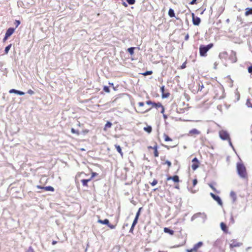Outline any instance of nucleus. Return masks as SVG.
Wrapping results in <instances>:
<instances>
[{
	"instance_id": "nucleus-1",
	"label": "nucleus",
	"mask_w": 252,
	"mask_h": 252,
	"mask_svg": "<svg viewBox=\"0 0 252 252\" xmlns=\"http://www.w3.org/2000/svg\"><path fill=\"white\" fill-rule=\"evenodd\" d=\"M237 172L239 176L242 179H247L248 174L245 165L241 162L237 163Z\"/></svg>"
},
{
	"instance_id": "nucleus-2",
	"label": "nucleus",
	"mask_w": 252,
	"mask_h": 252,
	"mask_svg": "<svg viewBox=\"0 0 252 252\" xmlns=\"http://www.w3.org/2000/svg\"><path fill=\"white\" fill-rule=\"evenodd\" d=\"M200 218V222L204 223L207 220V215L204 213H197L194 214L191 218V221H193L196 219Z\"/></svg>"
},
{
	"instance_id": "nucleus-3",
	"label": "nucleus",
	"mask_w": 252,
	"mask_h": 252,
	"mask_svg": "<svg viewBox=\"0 0 252 252\" xmlns=\"http://www.w3.org/2000/svg\"><path fill=\"white\" fill-rule=\"evenodd\" d=\"M213 46V43H210L206 46L201 45L199 47L200 55L201 56H205L206 53Z\"/></svg>"
},
{
	"instance_id": "nucleus-4",
	"label": "nucleus",
	"mask_w": 252,
	"mask_h": 252,
	"mask_svg": "<svg viewBox=\"0 0 252 252\" xmlns=\"http://www.w3.org/2000/svg\"><path fill=\"white\" fill-rule=\"evenodd\" d=\"M219 136L223 140H228L230 139L229 133L224 130H221L219 131Z\"/></svg>"
},
{
	"instance_id": "nucleus-5",
	"label": "nucleus",
	"mask_w": 252,
	"mask_h": 252,
	"mask_svg": "<svg viewBox=\"0 0 252 252\" xmlns=\"http://www.w3.org/2000/svg\"><path fill=\"white\" fill-rule=\"evenodd\" d=\"M242 245V243L237 242L235 240H232L230 241V248H233L234 247H239Z\"/></svg>"
},
{
	"instance_id": "nucleus-6",
	"label": "nucleus",
	"mask_w": 252,
	"mask_h": 252,
	"mask_svg": "<svg viewBox=\"0 0 252 252\" xmlns=\"http://www.w3.org/2000/svg\"><path fill=\"white\" fill-rule=\"evenodd\" d=\"M210 195L212 197V198L215 200H216L218 203V204L219 205H222V201H221L220 198L219 196L216 195L215 194H214L213 193H210Z\"/></svg>"
},
{
	"instance_id": "nucleus-7",
	"label": "nucleus",
	"mask_w": 252,
	"mask_h": 252,
	"mask_svg": "<svg viewBox=\"0 0 252 252\" xmlns=\"http://www.w3.org/2000/svg\"><path fill=\"white\" fill-rule=\"evenodd\" d=\"M192 22L194 25L198 26L200 23V19L198 17H195L194 14L192 13Z\"/></svg>"
},
{
	"instance_id": "nucleus-8",
	"label": "nucleus",
	"mask_w": 252,
	"mask_h": 252,
	"mask_svg": "<svg viewBox=\"0 0 252 252\" xmlns=\"http://www.w3.org/2000/svg\"><path fill=\"white\" fill-rule=\"evenodd\" d=\"M203 246V243L202 242H199L197 244H195L193 248V251L194 252H197L199 248H200Z\"/></svg>"
},
{
	"instance_id": "nucleus-9",
	"label": "nucleus",
	"mask_w": 252,
	"mask_h": 252,
	"mask_svg": "<svg viewBox=\"0 0 252 252\" xmlns=\"http://www.w3.org/2000/svg\"><path fill=\"white\" fill-rule=\"evenodd\" d=\"M10 94L15 93L20 95H23L25 94V93L20 91H18L15 89H11L9 91Z\"/></svg>"
},
{
	"instance_id": "nucleus-10",
	"label": "nucleus",
	"mask_w": 252,
	"mask_h": 252,
	"mask_svg": "<svg viewBox=\"0 0 252 252\" xmlns=\"http://www.w3.org/2000/svg\"><path fill=\"white\" fill-rule=\"evenodd\" d=\"M170 180H173L175 183H177V182H179V178L177 175H175L173 177L170 176L167 178V180H168V181Z\"/></svg>"
},
{
	"instance_id": "nucleus-11",
	"label": "nucleus",
	"mask_w": 252,
	"mask_h": 252,
	"mask_svg": "<svg viewBox=\"0 0 252 252\" xmlns=\"http://www.w3.org/2000/svg\"><path fill=\"white\" fill-rule=\"evenodd\" d=\"M14 32V29L10 28L6 31L5 35H6V36L9 37Z\"/></svg>"
},
{
	"instance_id": "nucleus-12",
	"label": "nucleus",
	"mask_w": 252,
	"mask_h": 252,
	"mask_svg": "<svg viewBox=\"0 0 252 252\" xmlns=\"http://www.w3.org/2000/svg\"><path fill=\"white\" fill-rule=\"evenodd\" d=\"M200 133V132L195 128H193L189 131V134L192 135L193 134L198 135Z\"/></svg>"
},
{
	"instance_id": "nucleus-13",
	"label": "nucleus",
	"mask_w": 252,
	"mask_h": 252,
	"mask_svg": "<svg viewBox=\"0 0 252 252\" xmlns=\"http://www.w3.org/2000/svg\"><path fill=\"white\" fill-rule=\"evenodd\" d=\"M37 187L39 189H44L46 191H53L54 190V189L51 186H47V187L42 188V187H40L39 186H37Z\"/></svg>"
},
{
	"instance_id": "nucleus-14",
	"label": "nucleus",
	"mask_w": 252,
	"mask_h": 252,
	"mask_svg": "<svg viewBox=\"0 0 252 252\" xmlns=\"http://www.w3.org/2000/svg\"><path fill=\"white\" fill-rule=\"evenodd\" d=\"M245 14L246 16L252 14V8H247Z\"/></svg>"
},
{
	"instance_id": "nucleus-15",
	"label": "nucleus",
	"mask_w": 252,
	"mask_h": 252,
	"mask_svg": "<svg viewBox=\"0 0 252 252\" xmlns=\"http://www.w3.org/2000/svg\"><path fill=\"white\" fill-rule=\"evenodd\" d=\"M220 225L221 229H222V231H223L225 232L227 231V227H226V224L224 223L221 222L220 224Z\"/></svg>"
},
{
	"instance_id": "nucleus-16",
	"label": "nucleus",
	"mask_w": 252,
	"mask_h": 252,
	"mask_svg": "<svg viewBox=\"0 0 252 252\" xmlns=\"http://www.w3.org/2000/svg\"><path fill=\"white\" fill-rule=\"evenodd\" d=\"M164 231L165 233L170 234V235H173L174 231L169 229L168 228L165 227L164 228Z\"/></svg>"
},
{
	"instance_id": "nucleus-17",
	"label": "nucleus",
	"mask_w": 252,
	"mask_h": 252,
	"mask_svg": "<svg viewBox=\"0 0 252 252\" xmlns=\"http://www.w3.org/2000/svg\"><path fill=\"white\" fill-rule=\"evenodd\" d=\"M109 220L108 219H105L104 220H98V222L103 224H108L109 223Z\"/></svg>"
},
{
	"instance_id": "nucleus-18",
	"label": "nucleus",
	"mask_w": 252,
	"mask_h": 252,
	"mask_svg": "<svg viewBox=\"0 0 252 252\" xmlns=\"http://www.w3.org/2000/svg\"><path fill=\"white\" fill-rule=\"evenodd\" d=\"M149 148H153V149H154V156L155 157H158V153L157 150V146H155L153 148L152 147H150Z\"/></svg>"
},
{
	"instance_id": "nucleus-19",
	"label": "nucleus",
	"mask_w": 252,
	"mask_h": 252,
	"mask_svg": "<svg viewBox=\"0 0 252 252\" xmlns=\"http://www.w3.org/2000/svg\"><path fill=\"white\" fill-rule=\"evenodd\" d=\"M91 179L81 180V182L84 186H87L88 183L90 181Z\"/></svg>"
},
{
	"instance_id": "nucleus-20",
	"label": "nucleus",
	"mask_w": 252,
	"mask_h": 252,
	"mask_svg": "<svg viewBox=\"0 0 252 252\" xmlns=\"http://www.w3.org/2000/svg\"><path fill=\"white\" fill-rule=\"evenodd\" d=\"M115 147L117 149V151L121 154V156L123 157V153L122 152L121 147L119 145H116Z\"/></svg>"
},
{
	"instance_id": "nucleus-21",
	"label": "nucleus",
	"mask_w": 252,
	"mask_h": 252,
	"mask_svg": "<svg viewBox=\"0 0 252 252\" xmlns=\"http://www.w3.org/2000/svg\"><path fill=\"white\" fill-rule=\"evenodd\" d=\"M168 15L170 17H173L175 16V13L173 9L170 8L168 11Z\"/></svg>"
},
{
	"instance_id": "nucleus-22",
	"label": "nucleus",
	"mask_w": 252,
	"mask_h": 252,
	"mask_svg": "<svg viewBox=\"0 0 252 252\" xmlns=\"http://www.w3.org/2000/svg\"><path fill=\"white\" fill-rule=\"evenodd\" d=\"M152 129V127L151 126H148L145 127L144 128V130L145 131H147L149 133L151 132Z\"/></svg>"
},
{
	"instance_id": "nucleus-23",
	"label": "nucleus",
	"mask_w": 252,
	"mask_h": 252,
	"mask_svg": "<svg viewBox=\"0 0 252 252\" xmlns=\"http://www.w3.org/2000/svg\"><path fill=\"white\" fill-rule=\"evenodd\" d=\"M199 165L198 163H194L191 165V168L193 170H196L198 167Z\"/></svg>"
},
{
	"instance_id": "nucleus-24",
	"label": "nucleus",
	"mask_w": 252,
	"mask_h": 252,
	"mask_svg": "<svg viewBox=\"0 0 252 252\" xmlns=\"http://www.w3.org/2000/svg\"><path fill=\"white\" fill-rule=\"evenodd\" d=\"M134 47H130L128 48L127 51L131 55H132L134 54Z\"/></svg>"
},
{
	"instance_id": "nucleus-25",
	"label": "nucleus",
	"mask_w": 252,
	"mask_h": 252,
	"mask_svg": "<svg viewBox=\"0 0 252 252\" xmlns=\"http://www.w3.org/2000/svg\"><path fill=\"white\" fill-rule=\"evenodd\" d=\"M163 106L162 105V104L158 102V103H153V107H156V108H158V107H160L161 108Z\"/></svg>"
},
{
	"instance_id": "nucleus-26",
	"label": "nucleus",
	"mask_w": 252,
	"mask_h": 252,
	"mask_svg": "<svg viewBox=\"0 0 252 252\" xmlns=\"http://www.w3.org/2000/svg\"><path fill=\"white\" fill-rule=\"evenodd\" d=\"M11 47V44H10L5 47V50H4L5 54H7L8 53Z\"/></svg>"
},
{
	"instance_id": "nucleus-27",
	"label": "nucleus",
	"mask_w": 252,
	"mask_h": 252,
	"mask_svg": "<svg viewBox=\"0 0 252 252\" xmlns=\"http://www.w3.org/2000/svg\"><path fill=\"white\" fill-rule=\"evenodd\" d=\"M230 196L233 198V201H235L236 198L235 193L234 191H231Z\"/></svg>"
},
{
	"instance_id": "nucleus-28",
	"label": "nucleus",
	"mask_w": 252,
	"mask_h": 252,
	"mask_svg": "<svg viewBox=\"0 0 252 252\" xmlns=\"http://www.w3.org/2000/svg\"><path fill=\"white\" fill-rule=\"evenodd\" d=\"M164 140L165 141H171L172 139L166 134H164Z\"/></svg>"
},
{
	"instance_id": "nucleus-29",
	"label": "nucleus",
	"mask_w": 252,
	"mask_h": 252,
	"mask_svg": "<svg viewBox=\"0 0 252 252\" xmlns=\"http://www.w3.org/2000/svg\"><path fill=\"white\" fill-rule=\"evenodd\" d=\"M246 105L248 107L252 108V104L251 103L249 99H247Z\"/></svg>"
},
{
	"instance_id": "nucleus-30",
	"label": "nucleus",
	"mask_w": 252,
	"mask_h": 252,
	"mask_svg": "<svg viewBox=\"0 0 252 252\" xmlns=\"http://www.w3.org/2000/svg\"><path fill=\"white\" fill-rule=\"evenodd\" d=\"M170 95V94L169 93H163L162 94V98H167L169 97Z\"/></svg>"
},
{
	"instance_id": "nucleus-31",
	"label": "nucleus",
	"mask_w": 252,
	"mask_h": 252,
	"mask_svg": "<svg viewBox=\"0 0 252 252\" xmlns=\"http://www.w3.org/2000/svg\"><path fill=\"white\" fill-rule=\"evenodd\" d=\"M112 126V124L109 122H108L106 124H105V129H106L107 128H109L111 126Z\"/></svg>"
},
{
	"instance_id": "nucleus-32",
	"label": "nucleus",
	"mask_w": 252,
	"mask_h": 252,
	"mask_svg": "<svg viewBox=\"0 0 252 252\" xmlns=\"http://www.w3.org/2000/svg\"><path fill=\"white\" fill-rule=\"evenodd\" d=\"M126 1L128 4L132 5V4H134L135 0H126Z\"/></svg>"
},
{
	"instance_id": "nucleus-33",
	"label": "nucleus",
	"mask_w": 252,
	"mask_h": 252,
	"mask_svg": "<svg viewBox=\"0 0 252 252\" xmlns=\"http://www.w3.org/2000/svg\"><path fill=\"white\" fill-rule=\"evenodd\" d=\"M138 219V218H137V217H135V219H134V220L133 221V223L132 224L133 225V226H135L137 224Z\"/></svg>"
},
{
	"instance_id": "nucleus-34",
	"label": "nucleus",
	"mask_w": 252,
	"mask_h": 252,
	"mask_svg": "<svg viewBox=\"0 0 252 252\" xmlns=\"http://www.w3.org/2000/svg\"><path fill=\"white\" fill-rule=\"evenodd\" d=\"M103 90L105 92H107V93H109L110 92V90H109V88L107 86H104V88H103Z\"/></svg>"
},
{
	"instance_id": "nucleus-35",
	"label": "nucleus",
	"mask_w": 252,
	"mask_h": 252,
	"mask_svg": "<svg viewBox=\"0 0 252 252\" xmlns=\"http://www.w3.org/2000/svg\"><path fill=\"white\" fill-rule=\"evenodd\" d=\"M157 183H158V181H157V180H155H155H154V181H153L151 183V185H152V186H154L156 185L157 184Z\"/></svg>"
},
{
	"instance_id": "nucleus-36",
	"label": "nucleus",
	"mask_w": 252,
	"mask_h": 252,
	"mask_svg": "<svg viewBox=\"0 0 252 252\" xmlns=\"http://www.w3.org/2000/svg\"><path fill=\"white\" fill-rule=\"evenodd\" d=\"M26 252H34L32 247H30Z\"/></svg>"
},
{
	"instance_id": "nucleus-37",
	"label": "nucleus",
	"mask_w": 252,
	"mask_h": 252,
	"mask_svg": "<svg viewBox=\"0 0 252 252\" xmlns=\"http://www.w3.org/2000/svg\"><path fill=\"white\" fill-rule=\"evenodd\" d=\"M107 225L111 228V229H114L115 228V225H112V224H110L109 223H108V224H107Z\"/></svg>"
},
{
	"instance_id": "nucleus-38",
	"label": "nucleus",
	"mask_w": 252,
	"mask_h": 252,
	"mask_svg": "<svg viewBox=\"0 0 252 252\" xmlns=\"http://www.w3.org/2000/svg\"><path fill=\"white\" fill-rule=\"evenodd\" d=\"M248 72H249V73H250L251 74L252 73V65H251L248 67Z\"/></svg>"
},
{
	"instance_id": "nucleus-39",
	"label": "nucleus",
	"mask_w": 252,
	"mask_h": 252,
	"mask_svg": "<svg viewBox=\"0 0 252 252\" xmlns=\"http://www.w3.org/2000/svg\"><path fill=\"white\" fill-rule=\"evenodd\" d=\"M27 93L31 95H32V94H34V92L32 90H28Z\"/></svg>"
},
{
	"instance_id": "nucleus-40",
	"label": "nucleus",
	"mask_w": 252,
	"mask_h": 252,
	"mask_svg": "<svg viewBox=\"0 0 252 252\" xmlns=\"http://www.w3.org/2000/svg\"><path fill=\"white\" fill-rule=\"evenodd\" d=\"M203 88H204L203 85H199V88H198V91H201Z\"/></svg>"
},
{
	"instance_id": "nucleus-41",
	"label": "nucleus",
	"mask_w": 252,
	"mask_h": 252,
	"mask_svg": "<svg viewBox=\"0 0 252 252\" xmlns=\"http://www.w3.org/2000/svg\"><path fill=\"white\" fill-rule=\"evenodd\" d=\"M192 162L198 163V159H197L196 158H194L192 160Z\"/></svg>"
},
{
	"instance_id": "nucleus-42",
	"label": "nucleus",
	"mask_w": 252,
	"mask_h": 252,
	"mask_svg": "<svg viewBox=\"0 0 252 252\" xmlns=\"http://www.w3.org/2000/svg\"><path fill=\"white\" fill-rule=\"evenodd\" d=\"M197 183V179H195L193 180V186H195Z\"/></svg>"
},
{
	"instance_id": "nucleus-43",
	"label": "nucleus",
	"mask_w": 252,
	"mask_h": 252,
	"mask_svg": "<svg viewBox=\"0 0 252 252\" xmlns=\"http://www.w3.org/2000/svg\"><path fill=\"white\" fill-rule=\"evenodd\" d=\"M141 208H139L138 211L137 212L135 217H137V218H139V215H140V211Z\"/></svg>"
},
{
	"instance_id": "nucleus-44",
	"label": "nucleus",
	"mask_w": 252,
	"mask_h": 252,
	"mask_svg": "<svg viewBox=\"0 0 252 252\" xmlns=\"http://www.w3.org/2000/svg\"><path fill=\"white\" fill-rule=\"evenodd\" d=\"M154 103V102H152V101H147L146 102L147 104H148V105H152V107L153 106V103Z\"/></svg>"
},
{
	"instance_id": "nucleus-45",
	"label": "nucleus",
	"mask_w": 252,
	"mask_h": 252,
	"mask_svg": "<svg viewBox=\"0 0 252 252\" xmlns=\"http://www.w3.org/2000/svg\"><path fill=\"white\" fill-rule=\"evenodd\" d=\"M134 226H133V225L132 224V225L131 226V228H130V229L129 230V232H130V233H132L133 232Z\"/></svg>"
},
{
	"instance_id": "nucleus-46",
	"label": "nucleus",
	"mask_w": 252,
	"mask_h": 252,
	"mask_svg": "<svg viewBox=\"0 0 252 252\" xmlns=\"http://www.w3.org/2000/svg\"><path fill=\"white\" fill-rule=\"evenodd\" d=\"M160 91H161V92L162 93V94L163 93H164V86H162L161 88H160Z\"/></svg>"
},
{
	"instance_id": "nucleus-47",
	"label": "nucleus",
	"mask_w": 252,
	"mask_h": 252,
	"mask_svg": "<svg viewBox=\"0 0 252 252\" xmlns=\"http://www.w3.org/2000/svg\"><path fill=\"white\" fill-rule=\"evenodd\" d=\"M209 187L214 191H216V189L213 186L212 184H209Z\"/></svg>"
},
{
	"instance_id": "nucleus-48",
	"label": "nucleus",
	"mask_w": 252,
	"mask_h": 252,
	"mask_svg": "<svg viewBox=\"0 0 252 252\" xmlns=\"http://www.w3.org/2000/svg\"><path fill=\"white\" fill-rule=\"evenodd\" d=\"M165 163H166L169 167H170L171 165V162L168 160L166 161Z\"/></svg>"
},
{
	"instance_id": "nucleus-49",
	"label": "nucleus",
	"mask_w": 252,
	"mask_h": 252,
	"mask_svg": "<svg viewBox=\"0 0 252 252\" xmlns=\"http://www.w3.org/2000/svg\"><path fill=\"white\" fill-rule=\"evenodd\" d=\"M152 73L151 71H148L146 72L144 74L145 75L151 74Z\"/></svg>"
},
{
	"instance_id": "nucleus-50",
	"label": "nucleus",
	"mask_w": 252,
	"mask_h": 252,
	"mask_svg": "<svg viewBox=\"0 0 252 252\" xmlns=\"http://www.w3.org/2000/svg\"><path fill=\"white\" fill-rule=\"evenodd\" d=\"M144 105V103L143 102H140L138 103V105L140 107H142Z\"/></svg>"
},
{
	"instance_id": "nucleus-51",
	"label": "nucleus",
	"mask_w": 252,
	"mask_h": 252,
	"mask_svg": "<svg viewBox=\"0 0 252 252\" xmlns=\"http://www.w3.org/2000/svg\"><path fill=\"white\" fill-rule=\"evenodd\" d=\"M215 97H216V98H218V99H221V98H223V96H218V95H216L215 96Z\"/></svg>"
},
{
	"instance_id": "nucleus-52",
	"label": "nucleus",
	"mask_w": 252,
	"mask_h": 252,
	"mask_svg": "<svg viewBox=\"0 0 252 252\" xmlns=\"http://www.w3.org/2000/svg\"><path fill=\"white\" fill-rule=\"evenodd\" d=\"M225 55H226V53L223 52V53H221L220 54L219 56H220V57H221L222 56Z\"/></svg>"
},
{
	"instance_id": "nucleus-53",
	"label": "nucleus",
	"mask_w": 252,
	"mask_h": 252,
	"mask_svg": "<svg viewBox=\"0 0 252 252\" xmlns=\"http://www.w3.org/2000/svg\"><path fill=\"white\" fill-rule=\"evenodd\" d=\"M186 63H184L182 65H181V68L183 69L186 67Z\"/></svg>"
},
{
	"instance_id": "nucleus-54",
	"label": "nucleus",
	"mask_w": 252,
	"mask_h": 252,
	"mask_svg": "<svg viewBox=\"0 0 252 252\" xmlns=\"http://www.w3.org/2000/svg\"><path fill=\"white\" fill-rule=\"evenodd\" d=\"M228 141L229 142V144L230 146L233 148L232 144V143L231 142V140H230V138L229 139V140H228Z\"/></svg>"
},
{
	"instance_id": "nucleus-55",
	"label": "nucleus",
	"mask_w": 252,
	"mask_h": 252,
	"mask_svg": "<svg viewBox=\"0 0 252 252\" xmlns=\"http://www.w3.org/2000/svg\"><path fill=\"white\" fill-rule=\"evenodd\" d=\"M161 108V113L163 114L164 112V108L163 106H162Z\"/></svg>"
},
{
	"instance_id": "nucleus-56",
	"label": "nucleus",
	"mask_w": 252,
	"mask_h": 252,
	"mask_svg": "<svg viewBox=\"0 0 252 252\" xmlns=\"http://www.w3.org/2000/svg\"><path fill=\"white\" fill-rule=\"evenodd\" d=\"M196 1V0H192L190 2V4H194V3H195Z\"/></svg>"
},
{
	"instance_id": "nucleus-57",
	"label": "nucleus",
	"mask_w": 252,
	"mask_h": 252,
	"mask_svg": "<svg viewBox=\"0 0 252 252\" xmlns=\"http://www.w3.org/2000/svg\"><path fill=\"white\" fill-rule=\"evenodd\" d=\"M187 252H194L192 249H191L190 250L188 249V250H187Z\"/></svg>"
},
{
	"instance_id": "nucleus-58",
	"label": "nucleus",
	"mask_w": 252,
	"mask_h": 252,
	"mask_svg": "<svg viewBox=\"0 0 252 252\" xmlns=\"http://www.w3.org/2000/svg\"><path fill=\"white\" fill-rule=\"evenodd\" d=\"M8 36H6V35H5V36L3 39V41H5L7 40V39L8 38Z\"/></svg>"
},
{
	"instance_id": "nucleus-59",
	"label": "nucleus",
	"mask_w": 252,
	"mask_h": 252,
	"mask_svg": "<svg viewBox=\"0 0 252 252\" xmlns=\"http://www.w3.org/2000/svg\"><path fill=\"white\" fill-rule=\"evenodd\" d=\"M71 132L73 133H75L76 132V130L74 129V128H71Z\"/></svg>"
},
{
	"instance_id": "nucleus-60",
	"label": "nucleus",
	"mask_w": 252,
	"mask_h": 252,
	"mask_svg": "<svg viewBox=\"0 0 252 252\" xmlns=\"http://www.w3.org/2000/svg\"><path fill=\"white\" fill-rule=\"evenodd\" d=\"M230 220H231V221H232V223H234V220L232 216L231 217Z\"/></svg>"
},
{
	"instance_id": "nucleus-61",
	"label": "nucleus",
	"mask_w": 252,
	"mask_h": 252,
	"mask_svg": "<svg viewBox=\"0 0 252 252\" xmlns=\"http://www.w3.org/2000/svg\"><path fill=\"white\" fill-rule=\"evenodd\" d=\"M237 20L239 21L240 22H241V23H242V19L239 17H237Z\"/></svg>"
},
{
	"instance_id": "nucleus-62",
	"label": "nucleus",
	"mask_w": 252,
	"mask_h": 252,
	"mask_svg": "<svg viewBox=\"0 0 252 252\" xmlns=\"http://www.w3.org/2000/svg\"><path fill=\"white\" fill-rule=\"evenodd\" d=\"M16 23H17V25L16 26L17 27L19 25H20V22L19 21H16Z\"/></svg>"
},
{
	"instance_id": "nucleus-63",
	"label": "nucleus",
	"mask_w": 252,
	"mask_h": 252,
	"mask_svg": "<svg viewBox=\"0 0 252 252\" xmlns=\"http://www.w3.org/2000/svg\"><path fill=\"white\" fill-rule=\"evenodd\" d=\"M163 118H164V119H166L167 118V116L166 115L164 114L163 115Z\"/></svg>"
},
{
	"instance_id": "nucleus-64",
	"label": "nucleus",
	"mask_w": 252,
	"mask_h": 252,
	"mask_svg": "<svg viewBox=\"0 0 252 252\" xmlns=\"http://www.w3.org/2000/svg\"><path fill=\"white\" fill-rule=\"evenodd\" d=\"M56 243H57V242L55 241H53L52 242V245H55Z\"/></svg>"
}]
</instances>
